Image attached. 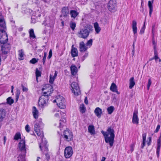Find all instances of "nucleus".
Wrapping results in <instances>:
<instances>
[{
  "label": "nucleus",
  "mask_w": 161,
  "mask_h": 161,
  "mask_svg": "<svg viewBox=\"0 0 161 161\" xmlns=\"http://www.w3.org/2000/svg\"><path fill=\"white\" fill-rule=\"evenodd\" d=\"M101 133L103 135L106 143L109 144L110 147H112L114 141L115 131L114 129L109 127L108 128L106 131L102 130Z\"/></svg>",
  "instance_id": "1"
},
{
  "label": "nucleus",
  "mask_w": 161,
  "mask_h": 161,
  "mask_svg": "<svg viewBox=\"0 0 161 161\" xmlns=\"http://www.w3.org/2000/svg\"><path fill=\"white\" fill-rule=\"evenodd\" d=\"M42 125V123L41 121L36 122L34 125V130L37 135L38 136H40L42 142L40 144V147L41 148L42 146L44 147L46 150H47V148L46 146L47 142L45 138H44V135L42 131L40 130V127Z\"/></svg>",
  "instance_id": "2"
},
{
  "label": "nucleus",
  "mask_w": 161,
  "mask_h": 161,
  "mask_svg": "<svg viewBox=\"0 0 161 161\" xmlns=\"http://www.w3.org/2000/svg\"><path fill=\"white\" fill-rule=\"evenodd\" d=\"M47 87H48V90H50V91L44 92L43 94L41 96L39 100V105L42 108L47 105L48 100V97L50 95V94L53 91V88L51 85H47Z\"/></svg>",
  "instance_id": "3"
},
{
  "label": "nucleus",
  "mask_w": 161,
  "mask_h": 161,
  "mask_svg": "<svg viewBox=\"0 0 161 161\" xmlns=\"http://www.w3.org/2000/svg\"><path fill=\"white\" fill-rule=\"evenodd\" d=\"M92 27L90 25H86L83 29H81L78 32L79 37L86 39L88 36L90 32L92 30Z\"/></svg>",
  "instance_id": "4"
},
{
  "label": "nucleus",
  "mask_w": 161,
  "mask_h": 161,
  "mask_svg": "<svg viewBox=\"0 0 161 161\" xmlns=\"http://www.w3.org/2000/svg\"><path fill=\"white\" fill-rule=\"evenodd\" d=\"M10 45L8 44H4L0 48V53L3 59H5L6 58V54L8 53L10 50Z\"/></svg>",
  "instance_id": "5"
},
{
  "label": "nucleus",
  "mask_w": 161,
  "mask_h": 161,
  "mask_svg": "<svg viewBox=\"0 0 161 161\" xmlns=\"http://www.w3.org/2000/svg\"><path fill=\"white\" fill-rule=\"evenodd\" d=\"M8 35L5 31L3 29H0V43L6 44L8 40Z\"/></svg>",
  "instance_id": "6"
},
{
  "label": "nucleus",
  "mask_w": 161,
  "mask_h": 161,
  "mask_svg": "<svg viewBox=\"0 0 161 161\" xmlns=\"http://www.w3.org/2000/svg\"><path fill=\"white\" fill-rule=\"evenodd\" d=\"M72 88V91L74 94L78 96L80 94V91L78 83L75 82H73L71 85Z\"/></svg>",
  "instance_id": "7"
},
{
  "label": "nucleus",
  "mask_w": 161,
  "mask_h": 161,
  "mask_svg": "<svg viewBox=\"0 0 161 161\" xmlns=\"http://www.w3.org/2000/svg\"><path fill=\"white\" fill-rule=\"evenodd\" d=\"M18 148L21 153L26 154V146L25 142L24 140L22 139L20 141L18 145Z\"/></svg>",
  "instance_id": "8"
},
{
  "label": "nucleus",
  "mask_w": 161,
  "mask_h": 161,
  "mask_svg": "<svg viewBox=\"0 0 161 161\" xmlns=\"http://www.w3.org/2000/svg\"><path fill=\"white\" fill-rule=\"evenodd\" d=\"M73 153V151L72 147L68 146L65 147L64 150V155L66 158H70L72 156Z\"/></svg>",
  "instance_id": "9"
},
{
  "label": "nucleus",
  "mask_w": 161,
  "mask_h": 161,
  "mask_svg": "<svg viewBox=\"0 0 161 161\" xmlns=\"http://www.w3.org/2000/svg\"><path fill=\"white\" fill-rule=\"evenodd\" d=\"M64 138L68 141H69L72 140L73 135L71 132L69 130H65L64 132Z\"/></svg>",
  "instance_id": "10"
},
{
  "label": "nucleus",
  "mask_w": 161,
  "mask_h": 161,
  "mask_svg": "<svg viewBox=\"0 0 161 161\" xmlns=\"http://www.w3.org/2000/svg\"><path fill=\"white\" fill-rule=\"evenodd\" d=\"M116 6L115 0H110L108 3V8L110 11H114Z\"/></svg>",
  "instance_id": "11"
},
{
  "label": "nucleus",
  "mask_w": 161,
  "mask_h": 161,
  "mask_svg": "<svg viewBox=\"0 0 161 161\" xmlns=\"http://www.w3.org/2000/svg\"><path fill=\"white\" fill-rule=\"evenodd\" d=\"M137 114V110H135L133 113L132 119V122L134 124L137 125L139 123V118Z\"/></svg>",
  "instance_id": "12"
},
{
  "label": "nucleus",
  "mask_w": 161,
  "mask_h": 161,
  "mask_svg": "<svg viewBox=\"0 0 161 161\" xmlns=\"http://www.w3.org/2000/svg\"><path fill=\"white\" fill-rule=\"evenodd\" d=\"M69 13V10L67 7H63L62 10V14L60 17L63 16L65 18H67L68 16V14Z\"/></svg>",
  "instance_id": "13"
},
{
  "label": "nucleus",
  "mask_w": 161,
  "mask_h": 161,
  "mask_svg": "<svg viewBox=\"0 0 161 161\" xmlns=\"http://www.w3.org/2000/svg\"><path fill=\"white\" fill-rule=\"evenodd\" d=\"M79 48L80 52L82 53L86 51L88 48L85 45L83 42H81L80 43Z\"/></svg>",
  "instance_id": "14"
},
{
  "label": "nucleus",
  "mask_w": 161,
  "mask_h": 161,
  "mask_svg": "<svg viewBox=\"0 0 161 161\" xmlns=\"http://www.w3.org/2000/svg\"><path fill=\"white\" fill-rule=\"evenodd\" d=\"M160 137L158 139L156 149V154L158 158L159 156V153L160 151V148L161 146Z\"/></svg>",
  "instance_id": "15"
},
{
  "label": "nucleus",
  "mask_w": 161,
  "mask_h": 161,
  "mask_svg": "<svg viewBox=\"0 0 161 161\" xmlns=\"http://www.w3.org/2000/svg\"><path fill=\"white\" fill-rule=\"evenodd\" d=\"M64 101L63 97L60 95H58L56 97V99L53 101V103H57V105L61 103V102Z\"/></svg>",
  "instance_id": "16"
},
{
  "label": "nucleus",
  "mask_w": 161,
  "mask_h": 161,
  "mask_svg": "<svg viewBox=\"0 0 161 161\" xmlns=\"http://www.w3.org/2000/svg\"><path fill=\"white\" fill-rule=\"evenodd\" d=\"M137 22L136 21L134 20L132 21V31L134 34V36H136V34L137 32Z\"/></svg>",
  "instance_id": "17"
},
{
  "label": "nucleus",
  "mask_w": 161,
  "mask_h": 161,
  "mask_svg": "<svg viewBox=\"0 0 161 161\" xmlns=\"http://www.w3.org/2000/svg\"><path fill=\"white\" fill-rule=\"evenodd\" d=\"M40 145V144H39V145ZM46 146L47 147V150H45V149L44 148V147H42H42H41V148L40 147V148L42 152H43L44 153V154H45V155L46 156V159H47V160H48L50 158V156H49V155L47 153L48 151V149L47 146V143L46 144Z\"/></svg>",
  "instance_id": "18"
},
{
  "label": "nucleus",
  "mask_w": 161,
  "mask_h": 161,
  "mask_svg": "<svg viewBox=\"0 0 161 161\" xmlns=\"http://www.w3.org/2000/svg\"><path fill=\"white\" fill-rule=\"evenodd\" d=\"M73 45L72 46L71 50V54L72 56L73 57H76L78 55V51L77 49L75 47H73Z\"/></svg>",
  "instance_id": "19"
},
{
  "label": "nucleus",
  "mask_w": 161,
  "mask_h": 161,
  "mask_svg": "<svg viewBox=\"0 0 161 161\" xmlns=\"http://www.w3.org/2000/svg\"><path fill=\"white\" fill-rule=\"evenodd\" d=\"M32 112L34 118L36 119L38 116V111L35 107H33L32 108Z\"/></svg>",
  "instance_id": "20"
},
{
  "label": "nucleus",
  "mask_w": 161,
  "mask_h": 161,
  "mask_svg": "<svg viewBox=\"0 0 161 161\" xmlns=\"http://www.w3.org/2000/svg\"><path fill=\"white\" fill-rule=\"evenodd\" d=\"M94 113L96 115L98 118H99L100 117L102 112L101 109L99 107H97L95 110Z\"/></svg>",
  "instance_id": "21"
},
{
  "label": "nucleus",
  "mask_w": 161,
  "mask_h": 161,
  "mask_svg": "<svg viewBox=\"0 0 161 161\" xmlns=\"http://www.w3.org/2000/svg\"><path fill=\"white\" fill-rule=\"evenodd\" d=\"M70 68L72 74L75 75L77 72V67L75 65H72Z\"/></svg>",
  "instance_id": "22"
},
{
  "label": "nucleus",
  "mask_w": 161,
  "mask_h": 161,
  "mask_svg": "<svg viewBox=\"0 0 161 161\" xmlns=\"http://www.w3.org/2000/svg\"><path fill=\"white\" fill-rule=\"evenodd\" d=\"M26 154L24 153H19V156L18 157V161H25V156Z\"/></svg>",
  "instance_id": "23"
},
{
  "label": "nucleus",
  "mask_w": 161,
  "mask_h": 161,
  "mask_svg": "<svg viewBox=\"0 0 161 161\" xmlns=\"http://www.w3.org/2000/svg\"><path fill=\"white\" fill-rule=\"evenodd\" d=\"M70 14L71 17L75 19L79 14V13L75 10H71L70 11Z\"/></svg>",
  "instance_id": "24"
},
{
  "label": "nucleus",
  "mask_w": 161,
  "mask_h": 161,
  "mask_svg": "<svg viewBox=\"0 0 161 161\" xmlns=\"http://www.w3.org/2000/svg\"><path fill=\"white\" fill-rule=\"evenodd\" d=\"M146 136L147 135L146 133H143L142 135V142L141 146V148L142 149L143 148L144 146H145Z\"/></svg>",
  "instance_id": "25"
},
{
  "label": "nucleus",
  "mask_w": 161,
  "mask_h": 161,
  "mask_svg": "<svg viewBox=\"0 0 161 161\" xmlns=\"http://www.w3.org/2000/svg\"><path fill=\"white\" fill-rule=\"evenodd\" d=\"M135 85V83L134 81V78L133 77H132L129 80V88L130 89H131Z\"/></svg>",
  "instance_id": "26"
},
{
  "label": "nucleus",
  "mask_w": 161,
  "mask_h": 161,
  "mask_svg": "<svg viewBox=\"0 0 161 161\" xmlns=\"http://www.w3.org/2000/svg\"><path fill=\"white\" fill-rule=\"evenodd\" d=\"M57 74L58 72L56 71H55V72L54 75L53 77H52L51 75H50V79L49 81L50 83L52 84L53 83L57 75Z\"/></svg>",
  "instance_id": "27"
},
{
  "label": "nucleus",
  "mask_w": 161,
  "mask_h": 161,
  "mask_svg": "<svg viewBox=\"0 0 161 161\" xmlns=\"http://www.w3.org/2000/svg\"><path fill=\"white\" fill-rule=\"evenodd\" d=\"M88 132L91 135L95 134V131L94 130V127L93 125H90L88 127Z\"/></svg>",
  "instance_id": "28"
},
{
  "label": "nucleus",
  "mask_w": 161,
  "mask_h": 161,
  "mask_svg": "<svg viewBox=\"0 0 161 161\" xmlns=\"http://www.w3.org/2000/svg\"><path fill=\"white\" fill-rule=\"evenodd\" d=\"M94 26L96 33L97 34L99 33L101 30V28L99 26L98 23L97 22L94 23Z\"/></svg>",
  "instance_id": "29"
},
{
  "label": "nucleus",
  "mask_w": 161,
  "mask_h": 161,
  "mask_svg": "<svg viewBox=\"0 0 161 161\" xmlns=\"http://www.w3.org/2000/svg\"><path fill=\"white\" fill-rule=\"evenodd\" d=\"M19 53V59L21 60L24 59V55L23 51L22 49H21L18 51Z\"/></svg>",
  "instance_id": "30"
},
{
  "label": "nucleus",
  "mask_w": 161,
  "mask_h": 161,
  "mask_svg": "<svg viewBox=\"0 0 161 161\" xmlns=\"http://www.w3.org/2000/svg\"><path fill=\"white\" fill-rule=\"evenodd\" d=\"M0 27L2 29H4L6 28V24L3 18L0 19Z\"/></svg>",
  "instance_id": "31"
},
{
  "label": "nucleus",
  "mask_w": 161,
  "mask_h": 161,
  "mask_svg": "<svg viewBox=\"0 0 161 161\" xmlns=\"http://www.w3.org/2000/svg\"><path fill=\"white\" fill-rule=\"evenodd\" d=\"M5 112L4 109H0V120H2L5 117Z\"/></svg>",
  "instance_id": "32"
},
{
  "label": "nucleus",
  "mask_w": 161,
  "mask_h": 161,
  "mask_svg": "<svg viewBox=\"0 0 161 161\" xmlns=\"http://www.w3.org/2000/svg\"><path fill=\"white\" fill-rule=\"evenodd\" d=\"M110 89L112 91L114 92L115 91H116V90L117 89V86L115 84L113 83L110 87Z\"/></svg>",
  "instance_id": "33"
},
{
  "label": "nucleus",
  "mask_w": 161,
  "mask_h": 161,
  "mask_svg": "<svg viewBox=\"0 0 161 161\" xmlns=\"http://www.w3.org/2000/svg\"><path fill=\"white\" fill-rule=\"evenodd\" d=\"M41 71H39L37 68H36V79L37 81H38V78L41 76Z\"/></svg>",
  "instance_id": "34"
},
{
  "label": "nucleus",
  "mask_w": 161,
  "mask_h": 161,
  "mask_svg": "<svg viewBox=\"0 0 161 161\" xmlns=\"http://www.w3.org/2000/svg\"><path fill=\"white\" fill-rule=\"evenodd\" d=\"M107 111L109 114H111L114 110V107L113 106H110L107 108Z\"/></svg>",
  "instance_id": "35"
},
{
  "label": "nucleus",
  "mask_w": 161,
  "mask_h": 161,
  "mask_svg": "<svg viewBox=\"0 0 161 161\" xmlns=\"http://www.w3.org/2000/svg\"><path fill=\"white\" fill-rule=\"evenodd\" d=\"M154 58L155 60H156L157 59H158L159 58L158 57V53L157 51L155 45H154Z\"/></svg>",
  "instance_id": "36"
},
{
  "label": "nucleus",
  "mask_w": 161,
  "mask_h": 161,
  "mask_svg": "<svg viewBox=\"0 0 161 161\" xmlns=\"http://www.w3.org/2000/svg\"><path fill=\"white\" fill-rule=\"evenodd\" d=\"M30 36L31 38H36V36L34 33V31L33 29H31L29 31Z\"/></svg>",
  "instance_id": "37"
},
{
  "label": "nucleus",
  "mask_w": 161,
  "mask_h": 161,
  "mask_svg": "<svg viewBox=\"0 0 161 161\" xmlns=\"http://www.w3.org/2000/svg\"><path fill=\"white\" fill-rule=\"evenodd\" d=\"M57 105L60 108L64 109L65 108V104L64 101L61 102V103H60L59 104H58Z\"/></svg>",
  "instance_id": "38"
},
{
  "label": "nucleus",
  "mask_w": 161,
  "mask_h": 161,
  "mask_svg": "<svg viewBox=\"0 0 161 161\" xmlns=\"http://www.w3.org/2000/svg\"><path fill=\"white\" fill-rule=\"evenodd\" d=\"M14 100L11 97H9L7 99V103L10 105L13 103Z\"/></svg>",
  "instance_id": "39"
},
{
  "label": "nucleus",
  "mask_w": 161,
  "mask_h": 161,
  "mask_svg": "<svg viewBox=\"0 0 161 161\" xmlns=\"http://www.w3.org/2000/svg\"><path fill=\"white\" fill-rule=\"evenodd\" d=\"M80 112L82 113H85L86 111V108L83 104L81 105L80 107Z\"/></svg>",
  "instance_id": "40"
},
{
  "label": "nucleus",
  "mask_w": 161,
  "mask_h": 161,
  "mask_svg": "<svg viewBox=\"0 0 161 161\" xmlns=\"http://www.w3.org/2000/svg\"><path fill=\"white\" fill-rule=\"evenodd\" d=\"M93 40L92 39H91L88 40L86 43V45L88 47V48L90 47L92 44Z\"/></svg>",
  "instance_id": "41"
},
{
  "label": "nucleus",
  "mask_w": 161,
  "mask_h": 161,
  "mask_svg": "<svg viewBox=\"0 0 161 161\" xmlns=\"http://www.w3.org/2000/svg\"><path fill=\"white\" fill-rule=\"evenodd\" d=\"M153 0L152 1H148V6L149 8V10H153Z\"/></svg>",
  "instance_id": "42"
},
{
  "label": "nucleus",
  "mask_w": 161,
  "mask_h": 161,
  "mask_svg": "<svg viewBox=\"0 0 161 161\" xmlns=\"http://www.w3.org/2000/svg\"><path fill=\"white\" fill-rule=\"evenodd\" d=\"M76 23L75 22L71 21L69 24L70 27L73 30H74L76 27Z\"/></svg>",
  "instance_id": "43"
},
{
  "label": "nucleus",
  "mask_w": 161,
  "mask_h": 161,
  "mask_svg": "<svg viewBox=\"0 0 161 161\" xmlns=\"http://www.w3.org/2000/svg\"><path fill=\"white\" fill-rule=\"evenodd\" d=\"M39 60V59L36 58H32L30 61V62L32 64H35L37 63Z\"/></svg>",
  "instance_id": "44"
},
{
  "label": "nucleus",
  "mask_w": 161,
  "mask_h": 161,
  "mask_svg": "<svg viewBox=\"0 0 161 161\" xmlns=\"http://www.w3.org/2000/svg\"><path fill=\"white\" fill-rule=\"evenodd\" d=\"M88 52L86 51L82 56L81 58V61H83L88 57Z\"/></svg>",
  "instance_id": "45"
},
{
  "label": "nucleus",
  "mask_w": 161,
  "mask_h": 161,
  "mask_svg": "<svg viewBox=\"0 0 161 161\" xmlns=\"http://www.w3.org/2000/svg\"><path fill=\"white\" fill-rule=\"evenodd\" d=\"M64 121H62L61 120H60V122L59 123V125L58 126V127L60 128V130H62V128H63V126L64 125Z\"/></svg>",
  "instance_id": "46"
},
{
  "label": "nucleus",
  "mask_w": 161,
  "mask_h": 161,
  "mask_svg": "<svg viewBox=\"0 0 161 161\" xmlns=\"http://www.w3.org/2000/svg\"><path fill=\"white\" fill-rule=\"evenodd\" d=\"M20 90L19 89H17L16 92V100L17 101L19 98L20 95Z\"/></svg>",
  "instance_id": "47"
},
{
  "label": "nucleus",
  "mask_w": 161,
  "mask_h": 161,
  "mask_svg": "<svg viewBox=\"0 0 161 161\" xmlns=\"http://www.w3.org/2000/svg\"><path fill=\"white\" fill-rule=\"evenodd\" d=\"M20 134L19 133H17L14 136V139L18 140L20 137Z\"/></svg>",
  "instance_id": "48"
},
{
  "label": "nucleus",
  "mask_w": 161,
  "mask_h": 161,
  "mask_svg": "<svg viewBox=\"0 0 161 161\" xmlns=\"http://www.w3.org/2000/svg\"><path fill=\"white\" fill-rule=\"evenodd\" d=\"M145 29V22L144 23V24L143 25V26L142 28L141 29L140 33V34H143L144 33V31Z\"/></svg>",
  "instance_id": "49"
},
{
  "label": "nucleus",
  "mask_w": 161,
  "mask_h": 161,
  "mask_svg": "<svg viewBox=\"0 0 161 161\" xmlns=\"http://www.w3.org/2000/svg\"><path fill=\"white\" fill-rule=\"evenodd\" d=\"M47 53L46 52H45L44 53V55L43 57V58L42 59V62H43V64H45V62L46 58L47 56Z\"/></svg>",
  "instance_id": "50"
},
{
  "label": "nucleus",
  "mask_w": 161,
  "mask_h": 161,
  "mask_svg": "<svg viewBox=\"0 0 161 161\" xmlns=\"http://www.w3.org/2000/svg\"><path fill=\"white\" fill-rule=\"evenodd\" d=\"M152 82L151 79H150L148 80V82L147 85V88L148 90L149 89L150 87L151 84Z\"/></svg>",
  "instance_id": "51"
},
{
  "label": "nucleus",
  "mask_w": 161,
  "mask_h": 161,
  "mask_svg": "<svg viewBox=\"0 0 161 161\" xmlns=\"http://www.w3.org/2000/svg\"><path fill=\"white\" fill-rule=\"evenodd\" d=\"M25 129L27 132H29L30 131V127L29 125H27L25 126Z\"/></svg>",
  "instance_id": "52"
},
{
  "label": "nucleus",
  "mask_w": 161,
  "mask_h": 161,
  "mask_svg": "<svg viewBox=\"0 0 161 161\" xmlns=\"http://www.w3.org/2000/svg\"><path fill=\"white\" fill-rule=\"evenodd\" d=\"M160 125H158L156 127V130L154 131V133H157L158 131L160 128Z\"/></svg>",
  "instance_id": "53"
},
{
  "label": "nucleus",
  "mask_w": 161,
  "mask_h": 161,
  "mask_svg": "<svg viewBox=\"0 0 161 161\" xmlns=\"http://www.w3.org/2000/svg\"><path fill=\"white\" fill-rule=\"evenodd\" d=\"M52 50L51 49L49 53V55L47 57V58L49 59L51 58L52 57Z\"/></svg>",
  "instance_id": "54"
},
{
  "label": "nucleus",
  "mask_w": 161,
  "mask_h": 161,
  "mask_svg": "<svg viewBox=\"0 0 161 161\" xmlns=\"http://www.w3.org/2000/svg\"><path fill=\"white\" fill-rule=\"evenodd\" d=\"M134 144H131L130 146V150L131 152H132L134 150Z\"/></svg>",
  "instance_id": "55"
},
{
  "label": "nucleus",
  "mask_w": 161,
  "mask_h": 161,
  "mask_svg": "<svg viewBox=\"0 0 161 161\" xmlns=\"http://www.w3.org/2000/svg\"><path fill=\"white\" fill-rule=\"evenodd\" d=\"M148 139H149V141L148 142L147 144L149 146L150 145L151 140V137H149L148 138Z\"/></svg>",
  "instance_id": "56"
},
{
  "label": "nucleus",
  "mask_w": 161,
  "mask_h": 161,
  "mask_svg": "<svg viewBox=\"0 0 161 161\" xmlns=\"http://www.w3.org/2000/svg\"><path fill=\"white\" fill-rule=\"evenodd\" d=\"M22 90L23 92H27L28 91V89L25 87L23 85H22Z\"/></svg>",
  "instance_id": "57"
},
{
  "label": "nucleus",
  "mask_w": 161,
  "mask_h": 161,
  "mask_svg": "<svg viewBox=\"0 0 161 161\" xmlns=\"http://www.w3.org/2000/svg\"><path fill=\"white\" fill-rule=\"evenodd\" d=\"M154 30H155V26L154 25H153L152 27V33L153 34V36H154Z\"/></svg>",
  "instance_id": "58"
},
{
  "label": "nucleus",
  "mask_w": 161,
  "mask_h": 161,
  "mask_svg": "<svg viewBox=\"0 0 161 161\" xmlns=\"http://www.w3.org/2000/svg\"><path fill=\"white\" fill-rule=\"evenodd\" d=\"M57 112L59 113L63 117H64L65 116V114L64 112H60L59 111H58Z\"/></svg>",
  "instance_id": "59"
},
{
  "label": "nucleus",
  "mask_w": 161,
  "mask_h": 161,
  "mask_svg": "<svg viewBox=\"0 0 161 161\" xmlns=\"http://www.w3.org/2000/svg\"><path fill=\"white\" fill-rule=\"evenodd\" d=\"M85 103L86 104H88V101L87 99V98L86 97H85Z\"/></svg>",
  "instance_id": "60"
},
{
  "label": "nucleus",
  "mask_w": 161,
  "mask_h": 161,
  "mask_svg": "<svg viewBox=\"0 0 161 161\" xmlns=\"http://www.w3.org/2000/svg\"><path fill=\"white\" fill-rule=\"evenodd\" d=\"M59 113L58 112L55 114V116L56 117H58L59 116Z\"/></svg>",
  "instance_id": "61"
},
{
  "label": "nucleus",
  "mask_w": 161,
  "mask_h": 161,
  "mask_svg": "<svg viewBox=\"0 0 161 161\" xmlns=\"http://www.w3.org/2000/svg\"><path fill=\"white\" fill-rule=\"evenodd\" d=\"M153 10H149V16L150 17H151V16L153 12Z\"/></svg>",
  "instance_id": "62"
},
{
  "label": "nucleus",
  "mask_w": 161,
  "mask_h": 161,
  "mask_svg": "<svg viewBox=\"0 0 161 161\" xmlns=\"http://www.w3.org/2000/svg\"><path fill=\"white\" fill-rule=\"evenodd\" d=\"M102 158V160L101 161H104L106 159V158L105 157H103Z\"/></svg>",
  "instance_id": "63"
},
{
  "label": "nucleus",
  "mask_w": 161,
  "mask_h": 161,
  "mask_svg": "<svg viewBox=\"0 0 161 161\" xmlns=\"http://www.w3.org/2000/svg\"><path fill=\"white\" fill-rule=\"evenodd\" d=\"M152 42H153V45H155L156 43H155V40L154 39H153Z\"/></svg>",
  "instance_id": "64"
}]
</instances>
